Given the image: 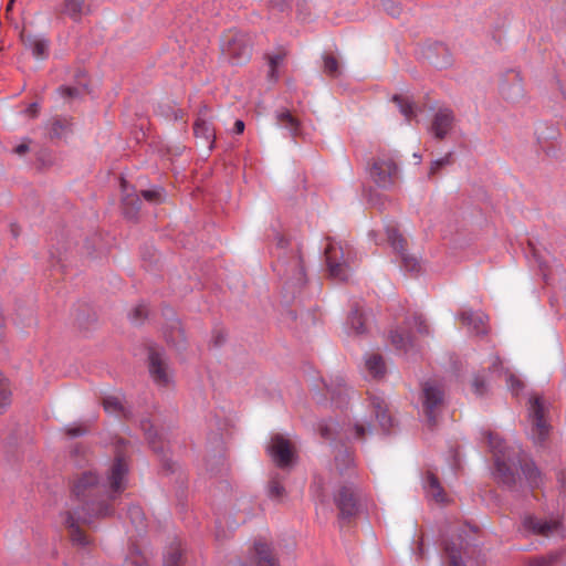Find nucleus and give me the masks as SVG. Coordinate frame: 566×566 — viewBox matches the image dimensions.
Returning a JSON list of instances; mask_svg holds the SVG:
<instances>
[{
    "label": "nucleus",
    "instance_id": "obj_1",
    "mask_svg": "<svg viewBox=\"0 0 566 566\" xmlns=\"http://www.w3.org/2000/svg\"><path fill=\"white\" fill-rule=\"evenodd\" d=\"M127 475V462L124 458L117 457L109 465L105 478L87 471L74 481L72 493L83 503L72 513L69 512L65 518L74 545L86 547L91 544V541L80 530L78 522L91 524L94 518L112 515L114 512L112 501L116 500L126 489Z\"/></svg>",
    "mask_w": 566,
    "mask_h": 566
},
{
    "label": "nucleus",
    "instance_id": "obj_2",
    "mask_svg": "<svg viewBox=\"0 0 566 566\" xmlns=\"http://www.w3.org/2000/svg\"><path fill=\"white\" fill-rule=\"evenodd\" d=\"M489 447L494 457L495 479L512 492L534 489L541 484V473L533 461L522 459L520 448L507 447L497 434L488 432Z\"/></svg>",
    "mask_w": 566,
    "mask_h": 566
},
{
    "label": "nucleus",
    "instance_id": "obj_3",
    "mask_svg": "<svg viewBox=\"0 0 566 566\" xmlns=\"http://www.w3.org/2000/svg\"><path fill=\"white\" fill-rule=\"evenodd\" d=\"M406 325L408 328L407 333L400 329L390 332V342L397 350L408 357H413L420 350L413 331L424 336L429 335L430 328L422 314H415L411 318L407 319Z\"/></svg>",
    "mask_w": 566,
    "mask_h": 566
},
{
    "label": "nucleus",
    "instance_id": "obj_4",
    "mask_svg": "<svg viewBox=\"0 0 566 566\" xmlns=\"http://www.w3.org/2000/svg\"><path fill=\"white\" fill-rule=\"evenodd\" d=\"M548 406L541 396H531L528 399L527 433L535 444H542L548 437L551 424L546 413Z\"/></svg>",
    "mask_w": 566,
    "mask_h": 566
},
{
    "label": "nucleus",
    "instance_id": "obj_5",
    "mask_svg": "<svg viewBox=\"0 0 566 566\" xmlns=\"http://www.w3.org/2000/svg\"><path fill=\"white\" fill-rule=\"evenodd\" d=\"M326 263L331 276L339 281H346L350 274V252L342 242L328 239L325 248Z\"/></svg>",
    "mask_w": 566,
    "mask_h": 566
},
{
    "label": "nucleus",
    "instance_id": "obj_6",
    "mask_svg": "<svg viewBox=\"0 0 566 566\" xmlns=\"http://www.w3.org/2000/svg\"><path fill=\"white\" fill-rule=\"evenodd\" d=\"M224 56L233 64H242L251 56V39L247 33L229 30L221 40Z\"/></svg>",
    "mask_w": 566,
    "mask_h": 566
},
{
    "label": "nucleus",
    "instance_id": "obj_7",
    "mask_svg": "<svg viewBox=\"0 0 566 566\" xmlns=\"http://www.w3.org/2000/svg\"><path fill=\"white\" fill-rule=\"evenodd\" d=\"M318 431L325 440H334V438L338 439H355L361 440L366 437L367 433H370L371 426L369 422H355L352 427H348L346 430L340 428L337 422L334 420H322L318 423Z\"/></svg>",
    "mask_w": 566,
    "mask_h": 566
},
{
    "label": "nucleus",
    "instance_id": "obj_8",
    "mask_svg": "<svg viewBox=\"0 0 566 566\" xmlns=\"http://www.w3.org/2000/svg\"><path fill=\"white\" fill-rule=\"evenodd\" d=\"M398 174L396 161L388 155H381L375 158L368 169L369 178L382 189H388L394 185Z\"/></svg>",
    "mask_w": 566,
    "mask_h": 566
},
{
    "label": "nucleus",
    "instance_id": "obj_9",
    "mask_svg": "<svg viewBox=\"0 0 566 566\" xmlns=\"http://www.w3.org/2000/svg\"><path fill=\"white\" fill-rule=\"evenodd\" d=\"M385 231L390 247L400 258L401 268L412 274L419 273L421 270L420 262L415 255L407 252L405 249L406 240L398 230L392 226H387Z\"/></svg>",
    "mask_w": 566,
    "mask_h": 566
},
{
    "label": "nucleus",
    "instance_id": "obj_10",
    "mask_svg": "<svg viewBox=\"0 0 566 566\" xmlns=\"http://www.w3.org/2000/svg\"><path fill=\"white\" fill-rule=\"evenodd\" d=\"M149 374L154 382L160 387L169 386L172 376L167 364L166 356L163 352L151 348L148 355Z\"/></svg>",
    "mask_w": 566,
    "mask_h": 566
},
{
    "label": "nucleus",
    "instance_id": "obj_11",
    "mask_svg": "<svg viewBox=\"0 0 566 566\" xmlns=\"http://www.w3.org/2000/svg\"><path fill=\"white\" fill-rule=\"evenodd\" d=\"M443 400V391L441 387L432 381H427L422 388L423 412L430 426L436 424L434 410Z\"/></svg>",
    "mask_w": 566,
    "mask_h": 566
},
{
    "label": "nucleus",
    "instance_id": "obj_12",
    "mask_svg": "<svg viewBox=\"0 0 566 566\" xmlns=\"http://www.w3.org/2000/svg\"><path fill=\"white\" fill-rule=\"evenodd\" d=\"M268 452L273 462L280 468L290 467L294 459V452L289 440L280 434H276L271 439Z\"/></svg>",
    "mask_w": 566,
    "mask_h": 566
},
{
    "label": "nucleus",
    "instance_id": "obj_13",
    "mask_svg": "<svg viewBox=\"0 0 566 566\" xmlns=\"http://www.w3.org/2000/svg\"><path fill=\"white\" fill-rule=\"evenodd\" d=\"M454 114L450 108H439L433 116L430 133L438 139H443L452 129Z\"/></svg>",
    "mask_w": 566,
    "mask_h": 566
},
{
    "label": "nucleus",
    "instance_id": "obj_14",
    "mask_svg": "<svg viewBox=\"0 0 566 566\" xmlns=\"http://www.w3.org/2000/svg\"><path fill=\"white\" fill-rule=\"evenodd\" d=\"M458 319L465 325L470 333L475 335H484L488 333L489 317L483 312H474L472 310H463L458 316Z\"/></svg>",
    "mask_w": 566,
    "mask_h": 566
},
{
    "label": "nucleus",
    "instance_id": "obj_15",
    "mask_svg": "<svg viewBox=\"0 0 566 566\" xmlns=\"http://www.w3.org/2000/svg\"><path fill=\"white\" fill-rule=\"evenodd\" d=\"M193 133L196 138L202 140L203 146H206L209 150L212 149L216 134L210 120H208L206 117V111L201 112L197 117L193 124Z\"/></svg>",
    "mask_w": 566,
    "mask_h": 566
},
{
    "label": "nucleus",
    "instance_id": "obj_16",
    "mask_svg": "<svg viewBox=\"0 0 566 566\" xmlns=\"http://www.w3.org/2000/svg\"><path fill=\"white\" fill-rule=\"evenodd\" d=\"M490 368L494 375H504L507 388L514 396H517L523 389V382L512 374L509 368L503 367V363L499 356H492L490 358Z\"/></svg>",
    "mask_w": 566,
    "mask_h": 566
},
{
    "label": "nucleus",
    "instance_id": "obj_17",
    "mask_svg": "<svg viewBox=\"0 0 566 566\" xmlns=\"http://www.w3.org/2000/svg\"><path fill=\"white\" fill-rule=\"evenodd\" d=\"M523 525L526 530L539 535L548 536L560 533V523L555 520L546 521L537 520L534 516H526Z\"/></svg>",
    "mask_w": 566,
    "mask_h": 566
},
{
    "label": "nucleus",
    "instance_id": "obj_18",
    "mask_svg": "<svg viewBox=\"0 0 566 566\" xmlns=\"http://www.w3.org/2000/svg\"><path fill=\"white\" fill-rule=\"evenodd\" d=\"M422 486L426 493V496L430 501H434L436 503L443 504L447 503L448 496L441 486L438 478L428 472L422 480Z\"/></svg>",
    "mask_w": 566,
    "mask_h": 566
},
{
    "label": "nucleus",
    "instance_id": "obj_19",
    "mask_svg": "<svg viewBox=\"0 0 566 566\" xmlns=\"http://www.w3.org/2000/svg\"><path fill=\"white\" fill-rule=\"evenodd\" d=\"M342 518H349L357 512V502L352 488L343 486L336 496Z\"/></svg>",
    "mask_w": 566,
    "mask_h": 566
},
{
    "label": "nucleus",
    "instance_id": "obj_20",
    "mask_svg": "<svg viewBox=\"0 0 566 566\" xmlns=\"http://www.w3.org/2000/svg\"><path fill=\"white\" fill-rule=\"evenodd\" d=\"M369 400L380 428L384 432H389L394 421L390 415L387 412V403L385 398L380 395H371Z\"/></svg>",
    "mask_w": 566,
    "mask_h": 566
},
{
    "label": "nucleus",
    "instance_id": "obj_21",
    "mask_svg": "<svg viewBox=\"0 0 566 566\" xmlns=\"http://www.w3.org/2000/svg\"><path fill=\"white\" fill-rule=\"evenodd\" d=\"M386 374V365L380 355L371 354L365 359V376L370 379H380Z\"/></svg>",
    "mask_w": 566,
    "mask_h": 566
},
{
    "label": "nucleus",
    "instance_id": "obj_22",
    "mask_svg": "<svg viewBox=\"0 0 566 566\" xmlns=\"http://www.w3.org/2000/svg\"><path fill=\"white\" fill-rule=\"evenodd\" d=\"M367 316L358 307L354 308L346 321L348 334L361 335L366 332Z\"/></svg>",
    "mask_w": 566,
    "mask_h": 566
},
{
    "label": "nucleus",
    "instance_id": "obj_23",
    "mask_svg": "<svg viewBox=\"0 0 566 566\" xmlns=\"http://www.w3.org/2000/svg\"><path fill=\"white\" fill-rule=\"evenodd\" d=\"M104 410L108 415L123 418H129L132 415L130 410L124 405L123 397L118 395L108 396L104 399Z\"/></svg>",
    "mask_w": 566,
    "mask_h": 566
},
{
    "label": "nucleus",
    "instance_id": "obj_24",
    "mask_svg": "<svg viewBox=\"0 0 566 566\" xmlns=\"http://www.w3.org/2000/svg\"><path fill=\"white\" fill-rule=\"evenodd\" d=\"M25 45L38 60H43L49 55V41L39 35H30L25 39Z\"/></svg>",
    "mask_w": 566,
    "mask_h": 566
},
{
    "label": "nucleus",
    "instance_id": "obj_25",
    "mask_svg": "<svg viewBox=\"0 0 566 566\" xmlns=\"http://www.w3.org/2000/svg\"><path fill=\"white\" fill-rule=\"evenodd\" d=\"M123 187V209L124 213L127 218L133 219L136 217L137 211L140 208V199L137 195L128 192L127 185L125 182L122 184Z\"/></svg>",
    "mask_w": 566,
    "mask_h": 566
},
{
    "label": "nucleus",
    "instance_id": "obj_26",
    "mask_svg": "<svg viewBox=\"0 0 566 566\" xmlns=\"http://www.w3.org/2000/svg\"><path fill=\"white\" fill-rule=\"evenodd\" d=\"M276 124L287 129L292 136H296L300 130L298 120L287 109H280L276 112Z\"/></svg>",
    "mask_w": 566,
    "mask_h": 566
},
{
    "label": "nucleus",
    "instance_id": "obj_27",
    "mask_svg": "<svg viewBox=\"0 0 566 566\" xmlns=\"http://www.w3.org/2000/svg\"><path fill=\"white\" fill-rule=\"evenodd\" d=\"M63 13L73 21H80L87 12L85 0H64Z\"/></svg>",
    "mask_w": 566,
    "mask_h": 566
},
{
    "label": "nucleus",
    "instance_id": "obj_28",
    "mask_svg": "<svg viewBox=\"0 0 566 566\" xmlns=\"http://www.w3.org/2000/svg\"><path fill=\"white\" fill-rule=\"evenodd\" d=\"M254 552L258 566H276V560L266 543L255 542Z\"/></svg>",
    "mask_w": 566,
    "mask_h": 566
},
{
    "label": "nucleus",
    "instance_id": "obj_29",
    "mask_svg": "<svg viewBox=\"0 0 566 566\" xmlns=\"http://www.w3.org/2000/svg\"><path fill=\"white\" fill-rule=\"evenodd\" d=\"M182 549L181 544L175 543L164 555V566H181Z\"/></svg>",
    "mask_w": 566,
    "mask_h": 566
},
{
    "label": "nucleus",
    "instance_id": "obj_30",
    "mask_svg": "<svg viewBox=\"0 0 566 566\" xmlns=\"http://www.w3.org/2000/svg\"><path fill=\"white\" fill-rule=\"evenodd\" d=\"M392 101L396 103L400 113L406 117V119L409 120L412 118L415 115V105L408 96L394 95Z\"/></svg>",
    "mask_w": 566,
    "mask_h": 566
},
{
    "label": "nucleus",
    "instance_id": "obj_31",
    "mask_svg": "<svg viewBox=\"0 0 566 566\" xmlns=\"http://www.w3.org/2000/svg\"><path fill=\"white\" fill-rule=\"evenodd\" d=\"M461 548L462 546L454 542H444V551L451 566H463Z\"/></svg>",
    "mask_w": 566,
    "mask_h": 566
},
{
    "label": "nucleus",
    "instance_id": "obj_32",
    "mask_svg": "<svg viewBox=\"0 0 566 566\" xmlns=\"http://www.w3.org/2000/svg\"><path fill=\"white\" fill-rule=\"evenodd\" d=\"M127 515L132 522V525L136 528L137 532H140L145 528V515L140 506H129Z\"/></svg>",
    "mask_w": 566,
    "mask_h": 566
},
{
    "label": "nucleus",
    "instance_id": "obj_33",
    "mask_svg": "<svg viewBox=\"0 0 566 566\" xmlns=\"http://www.w3.org/2000/svg\"><path fill=\"white\" fill-rule=\"evenodd\" d=\"M11 403V390L8 379L0 373V412Z\"/></svg>",
    "mask_w": 566,
    "mask_h": 566
},
{
    "label": "nucleus",
    "instance_id": "obj_34",
    "mask_svg": "<svg viewBox=\"0 0 566 566\" xmlns=\"http://www.w3.org/2000/svg\"><path fill=\"white\" fill-rule=\"evenodd\" d=\"M87 90V84L80 81L77 86H61L57 92L62 97L77 98Z\"/></svg>",
    "mask_w": 566,
    "mask_h": 566
},
{
    "label": "nucleus",
    "instance_id": "obj_35",
    "mask_svg": "<svg viewBox=\"0 0 566 566\" xmlns=\"http://www.w3.org/2000/svg\"><path fill=\"white\" fill-rule=\"evenodd\" d=\"M70 128V124L66 119L56 118L51 123L49 134L51 137L61 138Z\"/></svg>",
    "mask_w": 566,
    "mask_h": 566
},
{
    "label": "nucleus",
    "instance_id": "obj_36",
    "mask_svg": "<svg viewBox=\"0 0 566 566\" xmlns=\"http://www.w3.org/2000/svg\"><path fill=\"white\" fill-rule=\"evenodd\" d=\"M327 391L331 394L332 400L335 401L337 396L347 391V387L343 377L337 376L331 384L325 385Z\"/></svg>",
    "mask_w": 566,
    "mask_h": 566
},
{
    "label": "nucleus",
    "instance_id": "obj_37",
    "mask_svg": "<svg viewBox=\"0 0 566 566\" xmlns=\"http://www.w3.org/2000/svg\"><path fill=\"white\" fill-rule=\"evenodd\" d=\"M284 62V54L277 53L269 56V78L271 81H277L279 78V67Z\"/></svg>",
    "mask_w": 566,
    "mask_h": 566
},
{
    "label": "nucleus",
    "instance_id": "obj_38",
    "mask_svg": "<svg viewBox=\"0 0 566 566\" xmlns=\"http://www.w3.org/2000/svg\"><path fill=\"white\" fill-rule=\"evenodd\" d=\"M353 464V458L348 450H344L335 455V465L339 473L343 474L345 470L349 469Z\"/></svg>",
    "mask_w": 566,
    "mask_h": 566
},
{
    "label": "nucleus",
    "instance_id": "obj_39",
    "mask_svg": "<svg viewBox=\"0 0 566 566\" xmlns=\"http://www.w3.org/2000/svg\"><path fill=\"white\" fill-rule=\"evenodd\" d=\"M125 566H147V562L137 548H133L125 558Z\"/></svg>",
    "mask_w": 566,
    "mask_h": 566
},
{
    "label": "nucleus",
    "instance_id": "obj_40",
    "mask_svg": "<svg viewBox=\"0 0 566 566\" xmlns=\"http://www.w3.org/2000/svg\"><path fill=\"white\" fill-rule=\"evenodd\" d=\"M284 493H285V490H284L283 485L281 484V482L276 478H273L270 481L269 486H268L269 496L272 500H279L284 495Z\"/></svg>",
    "mask_w": 566,
    "mask_h": 566
},
{
    "label": "nucleus",
    "instance_id": "obj_41",
    "mask_svg": "<svg viewBox=\"0 0 566 566\" xmlns=\"http://www.w3.org/2000/svg\"><path fill=\"white\" fill-rule=\"evenodd\" d=\"M140 427L144 430L145 437L148 440V442L150 443L151 448L155 451H158L156 443H155V438L157 437V432L153 429L151 423L148 420H143L140 423Z\"/></svg>",
    "mask_w": 566,
    "mask_h": 566
},
{
    "label": "nucleus",
    "instance_id": "obj_42",
    "mask_svg": "<svg viewBox=\"0 0 566 566\" xmlns=\"http://www.w3.org/2000/svg\"><path fill=\"white\" fill-rule=\"evenodd\" d=\"M142 195L147 201L159 202L164 197V189L161 187H155L151 189L143 190Z\"/></svg>",
    "mask_w": 566,
    "mask_h": 566
},
{
    "label": "nucleus",
    "instance_id": "obj_43",
    "mask_svg": "<svg viewBox=\"0 0 566 566\" xmlns=\"http://www.w3.org/2000/svg\"><path fill=\"white\" fill-rule=\"evenodd\" d=\"M558 557V553H551L546 556H539L531 560V566H551Z\"/></svg>",
    "mask_w": 566,
    "mask_h": 566
},
{
    "label": "nucleus",
    "instance_id": "obj_44",
    "mask_svg": "<svg viewBox=\"0 0 566 566\" xmlns=\"http://www.w3.org/2000/svg\"><path fill=\"white\" fill-rule=\"evenodd\" d=\"M324 71L331 76H337L339 74L338 62L334 56H325Z\"/></svg>",
    "mask_w": 566,
    "mask_h": 566
},
{
    "label": "nucleus",
    "instance_id": "obj_45",
    "mask_svg": "<svg viewBox=\"0 0 566 566\" xmlns=\"http://www.w3.org/2000/svg\"><path fill=\"white\" fill-rule=\"evenodd\" d=\"M147 315V307L145 304L137 305L130 313H129V319L134 324L140 323L144 317Z\"/></svg>",
    "mask_w": 566,
    "mask_h": 566
},
{
    "label": "nucleus",
    "instance_id": "obj_46",
    "mask_svg": "<svg viewBox=\"0 0 566 566\" xmlns=\"http://www.w3.org/2000/svg\"><path fill=\"white\" fill-rule=\"evenodd\" d=\"M472 389L476 396L484 395V392L486 390V385H485L484 379L480 376H475L472 381Z\"/></svg>",
    "mask_w": 566,
    "mask_h": 566
},
{
    "label": "nucleus",
    "instance_id": "obj_47",
    "mask_svg": "<svg viewBox=\"0 0 566 566\" xmlns=\"http://www.w3.org/2000/svg\"><path fill=\"white\" fill-rule=\"evenodd\" d=\"M382 7L392 17H398L401 12V8L391 0H384Z\"/></svg>",
    "mask_w": 566,
    "mask_h": 566
},
{
    "label": "nucleus",
    "instance_id": "obj_48",
    "mask_svg": "<svg viewBox=\"0 0 566 566\" xmlns=\"http://www.w3.org/2000/svg\"><path fill=\"white\" fill-rule=\"evenodd\" d=\"M451 154L446 155L442 158H439L434 161H432L430 167V174H434L440 167L449 165L450 164Z\"/></svg>",
    "mask_w": 566,
    "mask_h": 566
},
{
    "label": "nucleus",
    "instance_id": "obj_49",
    "mask_svg": "<svg viewBox=\"0 0 566 566\" xmlns=\"http://www.w3.org/2000/svg\"><path fill=\"white\" fill-rule=\"evenodd\" d=\"M305 283V271L302 264H297V272L293 277V285H303Z\"/></svg>",
    "mask_w": 566,
    "mask_h": 566
},
{
    "label": "nucleus",
    "instance_id": "obj_50",
    "mask_svg": "<svg viewBox=\"0 0 566 566\" xmlns=\"http://www.w3.org/2000/svg\"><path fill=\"white\" fill-rule=\"evenodd\" d=\"M271 6L279 11H284L285 9L290 8L291 0H271Z\"/></svg>",
    "mask_w": 566,
    "mask_h": 566
},
{
    "label": "nucleus",
    "instance_id": "obj_51",
    "mask_svg": "<svg viewBox=\"0 0 566 566\" xmlns=\"http://www.w3.org/2000/svg\"><path fill=\"white\" fill-rule=\"evenodd\" d=\"M66 433L70 437H80V436H83L85 433V429H83L80 426H70V427L66 428Z\"/></svg>",
    "mask_w": 566,
    "mask_h": 566
},
{
    "label": "nucleus",
    "instance_id": "obj_52",
    "mask_svg": "<svg viewBox=\"0 0 566 566\" xmlns=\"http://www.w3.org/2000/svg\"><path fill=\"white\" fill-rule=\"evenodd\" d=\"M39 112V104L38 103H31L24 111V113L30 117H35Z\"/></svg>",
    "mask_w": 566,
    "mask_h": 566
},
{
    "label": "nucleus",
    "instance_id": "obj_53",
    "mask_svg": "<svg viewBox=\"0 0 566 566\" xmlns=\"http://www.w3.org/2000/svg\"><path fill=\"white\" fill-rule=\"evenodd\" d=\"M244 127H245V126H244L243 120L238 119V120H235V123H234L233 133H235V134H242V133L244 132Z\"/></svg>",
    "mask_w": 566,
    "mask_h": 566
},
{
    "label": "nucleus",
    "instance_id": "obj_54",
    "mask_svg": "<svg viewBox=\"0 0 566 566\" xmlns=\"http://www.w3.org/2000/svg\"><path fill=\"white\" fill-rule=\"evenodd\" d=\"M29 150L28 144H20L14 148V153L18 155H23Z\"/></svg>",
    "mask_w": 566,
    "mask_h": 566
},
{
    "label": "nucleus",
    "instance_id": "obj_55",
    "mask_svg": "<svg viewBox=\"0 0 566 566\" xmlns=\"http://www.w3.org/2000/svg\"><path fill=\"white\" fill-rule=\"evenodd\" d=\"M538 265H539L541 270H544L545 262H544V261L538 260Z\"/></svg>",
    "mask_w": 566,
    "mask_h": 566
},
{
    "label": "nucleus",
    "instance_id": "obj_56",
    "mask_svg": "<svg viewBox=\"0 0 566 566\" xmlns=\"http://www.w3.org/2000/svg\"><path fill=\"white\" fill-rule=\"evenodd\" d=\"M413 157L415 159H418V161L420 160V156H418L417 154H413Z\"/></svg>",
    "mask_w": 566,
    "mask_h": 566
},
{
    "label": "nucleus",
    "instance_id": "obj_57",
    "mask_svg": "<svg viewBox=\"0 0 566 566\" xmlns=\"http://www.w3.org/2000/svg\"><path fill=\"white\" fill-rule=\"evenodd\" d=\"M413 157L415 159H418V161L420 160V156H418L417 154H413Z\"/></svg>",
    "mask_w": 566,
    "mask_h": 566
}]
</instances>
